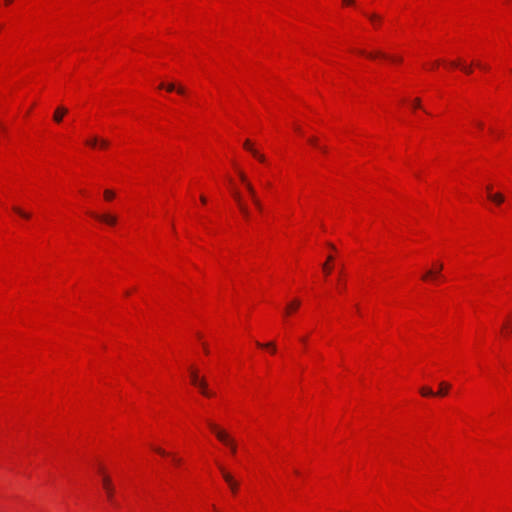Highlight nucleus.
Segmentation results:
<instances>
[{"instance_id":"obj_18","label":"nucleus","mask_w":512,"mask_h":512,"mask_svg":"<svg viewBox=\"0 0 512 512\" xmlns=\"http://www.w3.org/2000/svg\"><path fill=\"white\" fill-rule=\"evenodd\" d=\"M233 198L237 202L238 207H240L241 204H244L242 201V197L238 191H233Z\"/></svg>"},{"instance_id":"obj_39","label":"nucleus","mask_w":512,"mask_h":512,"mask_svg":"<svg viewBox=\"0 0 512 512\" xmlns=\"http://www.w3.org/2000/svg\"><path fill=\"white\" fill-rule=\"evenodd\" d=\"M343 2H344L345 4H352V3H353V0H343Z\"/></svg>"},{"instance_id":"obj_16","label":"nucleus","mask_w":512,"mask_h":512,"mask_svg":"<svg viewBox=\"0 0 512 512\" xmlns=\"http://www.w3.org/2000/svg\"><path fill=\"white\" fill-rule=\"evenodd\" d=\"M257 346L258 347L269 348V349H271L272 353H274L276 351V346H275L274 342H269V343H266V344H262V343L257 342Z\"/></svg>"},{"instance_id":"obj_12","label":"nucleus","mask_w":512,"mask_h":512,"mask_svg":"<svg viewBox=\"0 0 512 512\" xmlns=\"http://www.w3.org/2000/svg\"><path fill=\"white\" fill-rule=\"evenodd\" d=\"M488 198L497 205L502 204L505 200L503 194L501 193H490Z\"/></svg>"},{"instance_id":"obj_21","label":"nucleus","mask_w":512,"mask_h":512,"mask_svg":"<svg viewBox=\"0 0 512 512\" xmlns=\"http://www.w3.org/2000/svg\"><path fill=\"white\" fill-rule=\"evenodd\" d=\"M370 21L374 24H377L381 21V18L380 16H378L377 14H371V15H368Z\"/></svg>"},{"instance_id":"obj_2","label":"nucleus","mask_w":512,"mask_h":512,"mask_svg":"<svg viewBox=\"0 0 512 512\" xmlns=\"http://www.w3.org/2000/svg\"><path fill=\"white\" fill-rule=\"evenodd\" d=\"M191 383L198 387L204 396L211 397L213 393L208 390V384L205 378H200L196 370H191Z\"/></svg>"},{"instance_id":"obj_3","label":"nucleus","mask_w":512,"mask_h":512,"mask_svg":"<svg viewBox=\"0 0 512 512\" xmlns=\"http://www.w3.org/2000/svg\"><path fill=\"white\" fill-rule=\"evenodd\" d=\"M102 485L106 492L107 498L110 502L114 503V486L112 484L111 478L108 475H104L102 477Z\"/></svg>"},{"instance_id":"obj_4","label":"nucleus","mask_w":512,"mask_h":512,"mask_svg":"<svg viewBox=\"0 0 512 512\" xmlns=\"http://www.w3.org/2000/svg\"><path fill=\"white\" fill-rule=\"evenodd\" d=\"M246 189L252 199V202L253 204L255 205V207L259 210V211H262L263 209V206H262V203L261 201L259 200V198L257 197L256 195V191L253 187V185L250 183V182H247L246 183Z\"/></svg>"},{"instance_id":"obj_20","label":"nucleus","mask_w":512,"mask_h":512,"mask_svg":"<svg viewBox=\"0 0 512 512\" xmlns=\"http://www.w3.org/2000/svg\"><path fill=\"white\" fill-rule=\"evenodd\" d=\"M241 213L243 214V216L248 219L249 218V215H250V212L247 208V206L245 204H241L240 207H239Z\"/></svg>"},{"instance_id":"obj_7","label":"nucleus","mask_w":512,"mask_h":512,"mask_svg":"<svg viewBox=\"0 0 512 512\" xmlns=\"http://www.w3.org/2000/svg\"><path fill=\"white\" fill-rule=\"evenodd\" d=\"M68 113V109L64 106H59L56 108L55 112H54V115H53V120L56 122V123H61L62 120H63V117Z\"/></svg>"},{"instance_id":"obj_15","label":"nucleus","mask_w":512,"mask_h":512,"mask_svg":"<svg viewBox=\"0 0 512 512\" xmlns=\"http://www.w3.org/2000/svg\"><path fill=\"white\" fill-rule=\"evenodd\" d=\"M420 393L422 396H435V392H433V390L429 387H422L420 389Z\"/></svg>"},{"instance_id":"obj_19","label":"nucleus","mask_w":512,"mask_h":512,"mask_svg":"<svg viewBox=\"0 0 512 512\" xmlns=\"http://www.w3.org/2000/svg\"><path fill=\"white\" fill-rule=\"evenodd\" d=\"M233 198L237 202L238 207H240L241 204H244L242 201V197L238 191H233Z\"/></svg>"},{"instance_id":"obj_5","label":"nucleus","mask_w":512,"mask_h":512,"mask_svg":"<svg viewBox=\"0 0 512 512\" xmlns=\"http://www.w3.org/2000/svg\"><path fill=\"white\" fill-rule=\"evenodd\" d=\"M91 215L95 217L97 220L110 226H114L117 223V217L115 215L94 213H91Z\"/></svg>"},{"instance_id":"obj_33","label":"nucleus","mask_w":512,"mask_h":512,"mask_svg":"<svg viewBox=\"0 0 512 512\" xmlns=\"http://www.w3.org/2000/svg\"><path fill=\"white\" fill-rule=\"evenodd\" d=\"M173 461L175 462V464H180L181 463V459L180 458L174 457Z\"/></svg>"},{"instance_id":"obj_40","label":"nucleus","mask_w":512,"mask_h":512,"mask_svg":"<svg viewBox=\"0 0 512 512\" xmlns=\"http://www.w3.org/2000/svg\"><path fill=\"white\" fill-rule=\"evenodd\" d=\"M203 347H204L205 352L208 353L209 350H208V347L206 346V344H204Z\"/></svg>"},{"instance_id":"obj_35","label":"nucleus","mask_w":512,"mask_h":512,"mask_svg":"<svg viewBox=\"0 0 512 512\" xmlns=\"http://www.w3.org/2000/svg\"><path fill=\"white\" fill-rule=\"evenodd\" d=\"M200 200H201V202H202L203 204H205V203H206V201H207V199H206V197H205V196H201V197H200Z\"/></svg>"},{"instance_id":"obj_24","label":"nucleus","mask_w":512,"mask_h":512,"mask_svg":"<svg viewBox=\"0 0 512 512\" xmlns=\"http://www.w3.org/2000/svg\"><path fill=\"white\" fill-rule=\"evenodd\" d=\"M98 144L101 148H107L109 146V142L106 139H99Z\"/></svg>"},{"instance_id":"obj_41","label":"nucleus","mask_w":512,"mask_h":512,"mask_svg":"<svg viewBox=\"0 0 512 512\" xmlns=\"http://www.w3.org/2000/svg\"><path fill=\"white\" fill-rule=\"evenodd\" d=\"M12 2H13V0H5V3H6L7 5L11 4Z\"/></svg>"},{"instance_id":"obj_26","label":"nucleus","mask_w":512,"mask_h":512,"mask_svg":"<svg viewBox=\"0 0 512 512\" xmlns=\"http://www.w3.org/2000/svg\"><path fill=\"white\" fill-rule=\"evenodd\" d=\"M308 142H309L311 145L315 146V147H318V146H319V145H318V140H317V138H316V137H310V138L308 139Z\"/></svg>"},{"instance_id":"obj_25","label":"nucleus","mask_w":512,"mask_h":512,"mask_svg":"<svg viewBox=\"0 0 512 512\" xmlns=\"http://www.w3.org/2000/svg\"><path fill=\"white\" fill-rule=\"evenodd\" d=\"M367 56H368L369 58H375V57H377V56H381V57H384V58H386V57H387L385 54H383V53H381V52H377V53H369V54H367Z\"/></svg>"},{"instance_id":"obj_10","label":"nucleus","mask_w":512,"mask_h":512,"mask_svg":"<svg viewBox=\"0 0 512 512\" xmlns=\"http://www.w3.org/2000/svg\"><path fill=\"white\" fill-rule=\"evenodd\" d=\"M301 305V302L300 300L298 299H294L292 300L291 302H289L286 306V309H285V315H288L290 314L292 311L298 309Z\"/></svg>"},{"instance_id":"obj_46","label":"nucleus","mask_w":512,"mask_h":512,"mask_svg":"<svg viewBox=\"0 0 512 512\" xmlns=\"http://www.w3.org/2000/svg\"><path fill=\"white\" fill-rule=\"evenodd\" d=\"M301 341H302V342H306V338H305V337H303V338L301 339Z\"/></svg>"},{"instance_id":"obj_34","label":"nucleus","mask_w":512,"mask_h":512,"mask_svg":"<svg viewBox=\"0 0 512 512\" xmlns=\"http://www.w3.org/2000/svg\"><path fill=\"white\" fill-rule=\"evenodd\" d=\"M318 148H319L322 152H324V153H326V152H327V148H326V147L318 146Z\"/></svg>"},{"instance_id":"obj_27","label":"nucleus","mask_w":512,"mask_h":512,"mask_svg":"<svg viewBox=\"0 0 512 512\" xmlns=\"http://www.w3.org/2000/svg\"><path fill=\"white\" fill-rule=\"evenodd\" d=\"M239 177L241 181L246 185L247 182H249L243 172H239Z\"/></svg>"},{"instance_id":"obj_1","label":"nucleus","mask_w":512,"mask_h":512,"mask_svg":"<svg viewBox=\"0 0 512 512\" xmlns=\"http://www.w3.org/2000/svg\"><path fill=\"white\" fill-rule=\"evenodd\" d=\"M209 428L211 431L215 434L216 438L228 446L230 448V451L235 454L237 450L236 441L234 438H232L228 432H226L224 429L219 428L215 423L208 421L207 422Z\"/></svg>"},{"instance_id":"obj_36","label":"nucleus","mask_w":512,"mask_h":512,"mask_svg":"<svg viewBox=\"0 0 512 512\" xmlns=\"http://www.w3.org/2000/svg\"><path fill=\"white\" fill-rule=\"evenodd\" d=\"M486 189H487L488 195H489L490 193H492V187H491L490 185H489V186H487V187H486Z\"/></svg>"},{"instance_id":"obj_30","label":"nucleus","mask_w":512,"mask_h":512,"mask_svg":"<svg viewBox=\"0 0 512 512\" xmlns=\"http://www.w3.org/2000/svg\"><path fill=\"white\" fill-rule=\"evenodd\" d=\"M323 270L326 274H329L331 272V268L329 267V265H327V263L323 265Z\"/></svg>"},{"instance_id":"obj_14","label":"nucleus","mask_w":512,"mask_h":512,"mask_svg":"<svg viewBox=\"0 0 512 512\" xmlns=\"http://www.w3.org/2000/svg\"><path fill=\"white\" fill-rule=\"evenodd\" d=\"M13 211L25 219H29L31 216L29 213L23 211L21 208L17 206L13 207Z\"/></svg>"},{"instance_id":"obj_44","label":"nucleus","mask_w":512,"mask_h":512,"mask_svg":"<svg viewBox=\"0 0 512 512\" xmlns=\"http://www.w3.org/2000/svg\"><path fill=\"white\" fill-rule=\"evenodd\" d=\"M477 126H478L479 128H482L483 124H482L481 122H478V123H477Z\"/></svg>"},{"instance_id":"obj_42","label":"nucleus","mask_w":512,"mask_h":512,"mask_svg":"<svg viewBox=\"0 0 512 512\" xmlns=\"http://www.w3.org/2000/svg\"><path fill=\"white\" fill-rule=\"evenodd\" d=\"M332 260H333V257L332 256H328L327 262H331Z\"/></svg>"},{"instance_id":"obj_31","label":"nucleus","mask_w":512,"mask_h":512,"mask_svg":"<svg viewBox=\"0 0 512 512\" xmlns=\"http://www.w3.org/2000/svg\"><path fill=\"white\" fill-rule=\"evenodd\" d=\"M420 104H421V100L419 98H416L414 101H413V105L414 107H420Z\"/></svg>"},{"instance_id":"obj_8","label":"nucleus","mask_w":512,"mask_h":512,"mask_svg":"<svg viewBox=\"0 0 512 512\" xmlns=\"http://www.w3.org/2000/svg\"><path fill=\"white\" fill-rule=\"evenodd\" d=\"M443 269V264L442 263H437L436 265V270H428L424 275H423V280H426L428 279L429 277H433V278H436L440 271Z\"/></svg>"},{"instance_id":"obj_9","label":"nucleus","mask_w":512,"mask_h":512,"mask_svg":"<svg viewBox=\"0 0 512 512\" xmlns=\"http://www.w3.org/2000/svg\"><path fill=\"white\" fill-rule=\"evenodd\" d=\"M159 88H166V89H167V91H169V92L176 91L178 94H181V95L185 94V89H184V87H182V86H178V87H176V86H175V84H173V83H170V84H168L167 86H165V85L162 83V84H160Z\"/></svg>"},{"instance_id":"obj_29","label":"nucleus","mask_w":512,"mask_h":512,"mask_svg":"<svg viewBox=\"0 0 512 512\" xmlns=\"http://www.w3.org/2000/svg\"><path fill=\"white\" fill-rule=\"evenodd\" d=\"M461 68H462V70H463L465 73H467V74L472 73V69H471V67H469V66H465V65H463V66H461Z\"/></svg>"},{"instance_id":"obj_23","label":"nucleus","mask_w":512,"mask_h":512,"mask_svg":"<svg viewBox=\"0 0 512 512\" xmlns=\"http://www.w3.org/2000/svg\"><path fill=\"white\" fill-rule=\"evenodd\" d=\"M238 487H239V483L238 481H234L233 483H231V485L229 486V488L231 489V491L233 493H236L237 490H238Z\"/></svg>"},{"instance_id":"obj_11","label":"nucleus","mask_w":512,"mask_h":512,"mask_svg":"<svg viewBox=\"0 0 512 512\" xmlns=\"http://www.w3.org/2000/svg\"><path fill=\"white\" fill-rule=\"evenodd\" d=\"M218 467H219V470L221 471V474H222L225 482L228 484V486H230L231 483L236 481L234 479V477L228 471H226L225 468L222 465H218Z\"/></svg>"},{"instance_id":"obj_17","label":"nucleus","mask_w":512,"mask_h":512,"mask_svg":"<svg viewBox=\"0 0 512 512\" xmlns=\"http://www.w3.org/2000/svg\"><path fill=\"white\" fill-rule=\"evenodd\" d=\"M115 197V193L112 190H105L104 191V198L107 201H111Z\"/></svg>"},{"instance_id":"obj_6","label":"nucleus","mask_w":512,"mask_h":512,"mask_svg":"<svg viewBox=\"0 0 512 512\" xmlns=\"http://www.w3.org/2000/svg\"><path fill=\"white\" fill-rule=\"evenodd\" d=\"M244 148L248 150L255 158H257L259 161L264 162L265 156L261 154L258 150H256L250 140H246L243 144Z\"/></svg>"},{"instance_id":"obj_43","label":"nucleus","mask_w":512,"mask_h":512,"mask_svg":"<svg viewBox=\"0 0 512 512\" xmlns=\"http://www.w3.org/2000/svg\"><path fill=\"white\" fill-rule=\"evenodd\" d=\"M393 60L397 61V62H401L402 59L399 57V58H393Z\"/></svg>"},{"instance_id":"obj_32","label":"nucleus","mask_w":512,"mask_h":512,"mask_svg":"<svg viewBox=\"0 0 512 512\" xmlns=\"http://www.w3.org/2000/svg\"><path fill=\"white\" fill-rule=\"evenodd\" d=\"M451 65L453 67H459V66H461V63L459 61H453V62H451Z\"/></svg>"},{"instance_id":"obj_28","label":"nucleus","mask_w":512,"mask_h":512,"mask_svg":"<svg viewBox=\"0 0 512 512\" xmlns=\"http://www.w3.org/2000/svg\"><path fill=\"white\" fill-rule=\"evenodd\" d=\"M154 450L157 453H159L160 455H163V456L167 455V452L165 450H163L162 448L156 447V448H154Z\"/></svg>"},{"instance_id":"obj_22","label":"nucleus","mask_w":512,"mask_h":512,"mask_svg":"<svg viewBox=\"0 0 512 512\" xmlns=\"http://www.w3.org/2000/svg\"><path fill=\"white\" fill-rule=\"evenodd\" d=\"M98 142H99V139L97 137H93L92 139L88 140L86 142V144L91 147H95L96 145H98Z\"/></svg>"},{"instance_id":"obj_13","label":"nucleus","mask_w":512,"mask_h":512,"mask_svg":"<svg viewBox=\"0 0 512 512\" xmlns=\"http://www.w3.org/2000/svg\"><path fill=\"white\" fill-rule=\"evenodd\" d=\"M450 387H451V386H450V384H449V383H447V382H441V383L439 384V390H438V392H437V393H435V394H436V395H439V396H445V395L448 393V391H449Z\"/></svg>"},{"instance_id":"obj_38","label":"nucleus","mask_w":512,"mask_h":512,"mask_svg":"<svg viewBox=\"0 0 512 512\" xmlns=\"http://www.w3.org/2000/svg\"><path fill=\"white\" fill-rule=\"evenodd\" d=\"M477 66L483 69H487L486 65H482L481 63H477Z\"/></svg>"},{"instance_id":"obj_45","label":"nucleus","mask_w":512,"mask_h":512,"mask_svg":"<svg viewBox=\"0 0 512 512\" xmlns=\"http://www.w3.org/2000/svg\"><path fill=\"white\" fill-rule=\"evenodd\" d=\"M360 54L365 55L366 53L364 51H359Z\"/></svg>"},{"instance_id":"obj_37","label":"nucleus","mask_w":512,"mask_h":512,"mask_svg":"<svg viewBox=\"0 0 512 512\" xmlns=\"http://www.w3.org/2000/svg\"><path fill=\"white\" fill-rule=\"evenodd\" d=\"M99 472L102 474V477H103L104 475H106V474H105V472H104V469H103L102 467H99Z\"/></svg>"}]
</instances>
